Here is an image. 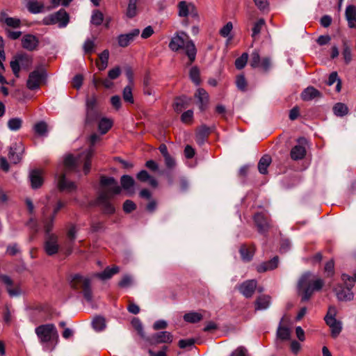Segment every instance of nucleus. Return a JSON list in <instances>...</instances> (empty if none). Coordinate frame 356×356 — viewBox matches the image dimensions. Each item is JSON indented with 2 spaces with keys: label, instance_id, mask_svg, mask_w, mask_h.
<instances>
[{
  "label": "nucleus",
  "instance_id": "nucleus-1",
  "mask_svg": "<svg viewBox=\"0 0 356 356\" xmlns=\"http://www.w3.org/2000/svg\"><path fill=\"white\" fill-rule=\"evenodd\" d=\"M99 140L100 136L97 134H93L90 137L91 147H90L87 150L83 152L76 157H74L71 154L65 156L63 161L65 172L60 175L58 180V186L61 191H65L70 193L75 191L76 188L75 184L72 181H68L66 178V175L69 172L73 170L78 171V168L81 164L83 165V172L86 175L90 172V159L95 152L92 146Z\"/></svg>",
  "mask_w": 356,
  "mask_h": 356
},
{
  "label": "nucleus",
  "instance_id": "nucleus-2",
  "mask_svg": "<svg viewBox=\"0 0 356 356\" xmlns=\"http://www.w3.org/2000/svg\"><path fill=\"white\" fill-rule=\"evenodd\" d=\"M100 185L102 187L110 188L108 190H102L97 199L98 204L102 207L105 213L111 214L114 213L115 208L110 203L109 200L111 197V195L120 194L121 193V188L118 184L115 178L111 177H102L100 179Z\"/></svg>",
  "mask_w": 356,
  "mask_h": 356
},
{
  "label": "nucleus",
  "instance_id": "nucleus-3",
  "mask_svg": "<svg viewBox=\"0 0 356 356\" xmlns=\"http://www.w3.org/2000/svg\"><path fill=\"white\" fill-rule=\"evenodd\" d=\"M169 48L173 51L183 49L191 63L195 60L197 50L195 44L184 31L177 32L174 34L169 43Z\"/></svg>",
  "mask_w": 356,
  "mask_h": 356
},
{
  "label": "nucleus",
  "instance_id": "nucleus-4",
  "mask_svg": "<svg viewBox=\"0 0 356 356\" xmlns=\"http://www.w3.org/2000/svg\"><path fill=\"white\" fill-rule=\"evenodd\" d=\"M35 332L44 351H51L55 348L59 337L54 324L49 323L38 326L35 329Z\"/></svg>",
  "mask_w": 356,
  "mask_h": 356
},
{
  "label": "nucleus",
  "instance_id": "nucleus-5",
  "mask_svg": "<svg viewBox=\"0 0 356 356\" xmlns=\"http://www.w3.org/2000/svg\"><path fill=\"white\" fill-rule=\"evenodd\" d=\"M323 285V280L316 277L311 273L307 272L303 274L298 284V290L302 292V301L309 300L313 293L320 291Z\"/></svg>",
  "mask_w": 356,
  "mask_h": 356
},
{
  "label": "nucleus",
  "instance_id": "nucleus-6",
  "mask_svg": "<svg viewBox=\"0 0 356 356\" xmlns=\"http://www.w3.org/2000/svg\"><path fill=\"white\" fill-rule=\"evenodd\" d=\"M48 197H46V199L44 200H41V203L44 204V207L42 209V221L44 224V231L49 233L53 229L54 221L56 217V213L59 211L60 209H62L65 206V203L59 201L55 208L54 209L53 213L50 216H47L46 213L49 209L47 205Z\"/></svg>",
  "mask_w": 356,
  "mask_h": 356
},
{
  "label": "nucleus",
  "instance_id": "nucleus-7",
  "mask_svg": "<svg viewBox=\"0 0 356 356\" xmlns=\"http://www.w3.org/2000/svg\"><path fill=\"white\" fill-rule=\"evenodd\" d=\"M69 15L63 9L58 12L44 17L42 24L44 25H53L58 24L59 28H65L69 23Z\"/></svg>",
  "mask_w": 356,
  "mask_h": 356
},
{
  "label": "nucleus",
  "instance_id": "nucleus-8",
  "mask_svg": "<svg viewBox=\"0 0 356 356\" xmlns=\"http://www.w3.org/2000/svg\"><path fill=\"white\" fill-rule=\"evenodd\" d=\"M47 77L46 71L44 69L35 70L32 72L27 80L26 86L30 90H35L39 88L40 84Z\"/></svg>",
  "mask_w": 356,
  "mask_h": 356
},
{
  "label": "nucleus",
  "instance_id": "nucleus-9",
  "mask_svg": "<svg viewBox=\"0 0 356 356\" xmlns=\"http://www.w3.org/2000/svg\"><path fill=\"white\" fill-rule=\"evenodd\" d=\"M178 15L180 17H186L191 15L192 17L198 19L199 15L195 5L186 1H180L178 5Z\"/></svg>",
  "mask_w": 356,
  "mask_h": 356
},
{
  "label": "nucleus",
  "instance_id": "nucleus-10",
  "mask_svg": "<svg viewBox=\"0 0 356 356\" xmlns=\"http://www.w3.org/2000/svg\"><path fill=\"white\" fill-rule=\"evenodd\" d=\"M47 234V238L44 242V248L45 252L49 255L52 256L56 254L60 248L58 244V236L54 234H51V232Z\"/></svg>",
  "mask_w": 356,
  "mask_h": 356
},
{
  "label": "nucleus",
  "instance_id": "nucleus-11",
  "mask_svg": "<svg viewBox=\"0 0 356 356\" xmlns=\"http://www.w3.org/2000/svg\"><path fill=\"white\" fill-rule=\"evenodd\" d=\"M173 340L172 334L167 331H162L152 334L146 339V341L150 344H157L163 343H171Z\"/></svg>",
  "mask_w": 356,
  "mask_h": 356
},
{
  "label": "nucleus",
  "instance_id": "nucleus-12",
  "mask_svg": "<svg viewBox=\"0 0 356 356\" xmlns=\"http://www.w3.org/2000/svg\"><path fill=\"white\" fill-rule=\"evenodd\" d=\"M24 61L27 62V66H30L32 64L31 57L26 54L17 55L15 59L10 62V67L16 77H19L20 66H24Z\"/></svg>",
  "mask_w": 356,
  "mask_h": 356
},
{
  "label": "nucleus",
  "instance_id": "nucleus-13",
  "mask_svg": "<svg viewBox=\"0 0 356 356\" xmlns=\"http://www.w3.org/2000/svg\"><path fill=\"white\" fill-rule=\"evenodd\" d=\"M24 147L21 142L12 144L9 148L8 158L13 163H19L22 159Z\"/></svg>",
  "mask_w": 356,
  "mask_h": 356
},
{
  "label": "nucleus",
  "instance_id": "nucleus-14",
  "mask_svg": "<svg viewBox=\"0 0 356 356\" xmlns=\"http://www.w3.org/2000/svg\"><path fill=\"white\" fill-rule=\"evenodd\" d=\"M334 291L337 300L340 302H350L355 298V294L350 287L345 288L340 285Z\"/></svg>",
  "mask_w": 356,
  "mask_h": 356
},
{
  "label": "nucleus",
  "instance_id": "nucleus-15",
  "mask_svg": "<svg viewBox=\"0 0 356 356\" xmlns=\"http://www.w3.org/2000/svg\"><path fill=\"white\" fill-rule=\"evenodd\" d=\"M257 282L255 280H246L238 286V289L245 298H251L254 294Z\"/></svg>",
  "mask_w": 356,
  "mask_h": 356
},
{
  "label": "nucleus",
  "instance_id": "nucleus-16",
  "mask_svg": "<svg viewBox=\"0 0 356 356\" xmlns=\"http://www.w3.org/2000/svg\"><path fill=\"white\" fill-rule=\"evenodd\" d=\"M139 34L140 30L138 29H134L125 34H120L118 37V45L121 47H127Z\"/></svg>",
  "mask_w": 356,
  "mask_h": 356
},
{
  "label": "nucleus",
  "instance_id": "nucleus-17",
  "mask_svg": "<svg viewBox=\"0 0 356 356\" xmlns=\"http://www.w3.org/2000/svg\"><path fill=\"white\" fill-rule=\"evenodd\" d=\"M122 188H123L128 195H131L135 193V181L130 175H124L120 178Z\"/></svg>",
  "mask_w": 356,
  "mask_h": 356
},
{
  "label": "nucleus",
  "instance_id": "nucleus-18",
  "mask_svg": "<svg viewBox=\"0 0 356 356\" xmlns=\"http://www.w3.org/2000/svg\"><path fill=\"white\" fill-rule=\"evenodd\" d=\"M39 44V40L36 36L31 34L24 35L22 39V45L23 48L29 51L35 50Z\"/></svg>",
  "mask_w": 356,
  "mask_h": 356
},
{
  "label": "nucleus",
  "instance_id": "nucleus-19",
  "mask_svg": "<svg viewBox=\"0 0 356 356\" xmlns=\"http://www.w3.org/2000/svg\"><path fill=\"white\" fill-rule=\"evenodd\" d=\"M29 179L33 188L36 189L41 187L44 181L42 171L40 170L31 171Z\"/></svg>",
  "mask_w": 356,
  "mask_h": 356
},
{
  "label": "nucleus",
  "instance_id": "nucleus-20",
  "mask_svg": "<svg viewBox=\"0 0 356 356\" xmlns=\"http://www.w3.org/2000/svg\"><path fill=\"white\" fill-rule=\"evenodd\" d=\"M0 22L6 24L8 27L17 29L21 26V20L17 17H9L6 13L0 14Z\"/></svg>",
  "mask_w": 356,
  "mask_h": 356
},
{
  "label": "nucleus",
  "instance_id": "nucleus-21",
  "mask_svg": "<svg viewBox=\"0 0 356 356\" xmlns=\"http://www.w3.org/2000/svg\"><path fill=\"white\" fill-rule=\"evenodd\" d=\"M195 97L197 99V104L201 111H204L209 102V95L205 90L198 88L195 94Z\"/></svg>",
  "mask_w": 356,
  "mask_h": 356
},
{
  "label": "nucleus",
  "instance_id": "nucleus-22",
  "mask_svg": "<svg viewBox=\"0 0 356 356\" xmlns=\"http://www.w3.org/2000/svg\"><path fill=\"white\" fill-rule=\"evenodd\" d=\"M2 282L6 285L7 291L10 297H17L22 293V291L19 286L12 287L13 281L10 277L3 275Z\"/></svg>",
  "mask_w": 356,
  "mask_h": 356
},
{
  "label": "nucleus",
  "instance_id": "nucleus-23",
  "mask_svg": "<svg viewBox=\"0 0 356 356\" xmlns=\"http://www.w3.org/2000/svg\"><path fill=\"white\" fill-rule=\"evenodd\" d=\"M346 19L350 28H356V8L353 5H348L345 12Z\"/></svg>",
  "mask_w": 356,
  "mask_h": 356
},
{
  "label": "nucleus",
  "instance_id": "nucleus-24",
  "mask_svg": "<svg viewBox=\"0 0 356 356\" xmlns=\"http://www.w3.org/2000/svg\"><path fill=\"white\" fill-rule=\"evenodd\" d=\"M254 220L260 232L264 233L267 231L269 222L264 214L257 213L254 215Z\"/></svg>",
  "mask_w": 356,
  "mask_h": 356
},
{
  "label": "nucleus",
  "instance_id": "nucleus-25",
  "mask_svg": "<svg viewBox=\"0 0 356 356\" xmlns=\"http://www.w3.org/2000/svg\"><path fill=\"white\" fill-rule=\"evenodd\" d=\"M119 272V268L114 266L113 268L107 267L104 271L94 274V277L101 280H106L112 277L113 275Z\"/></svg>",
  "mask_w": 356,
  "mask_h": 356
},
{
  "label": "nucleus",
  "instance_id": "nucleus-26",
  "mask_svg": "<svg viewBox=\"0 0 356 356\" xmlns=\"http://www.w3.org/2000/svg\"><path fill=\"white\" fill-rule=\"evenodd\" d=\"M83 280H90L88 277H84L80 274H74L71 276L70 284L74 289H79L85 286V282Z\"/></svg>",
  "mask_w": 356,
  "mask_h": 356
},
{
  "label": "nucleus",
  "instance_id": "nucleus-27",
  "mask_svg": "<svg viewBox=\"0 0 356 356\" xmlns=\"http://www.w3.org/2000/svg\"><path fill=\"white\" fill-rule=\"evenodd\" d=\"M191 101L192 99L186 96L178 97L174 103V109L176 112H181L191 104Z\"/></svg>",
  "mask_w": 356,
  "mask_h": 356
},
{
  "label": "nucleus",
  "instance_id": "nucleus-28",
  "mask_svg": "<svg viewBox=\"0 0 356 356\" xmlns=\"http://www.w3.org/2000/svg\"><path fill=\"white\" fill-rule=\"evenodd\" d=\"M278 265V257H274L271 260L268 262H264L257 267L259 273H264L267 270H272L277 268Z\"/></svg>",
  "mask_w": 356,
  "mask_h": 356
},
{
  "label": "nucleus",
  "instance_id": "nucleus-29",
  "mask_svg": "<svg viewBox=\"0 0 356 356\" xmlns=\"http://www.w3.org/2000/svg\"><path fill=\"white\" fill-rule=\"evenodd\" d=\"M320 96L321 92L312 86L305 88L301 94V97L304 101H310Z\"/></svg>",
  "mask_w": 356,
  "mask_h": 356
},
{
  "label": "nucleus",
  "instance_id": "nucleus-30",
  "mask_svg": "<svg viewBox=\"0 0 356 356\" xmlns=\"http://www.w3.org/2000/svg\"><path fill=\"white\" fill-rule=\"evenodd\" d=\"M26 7L31 13L38 14L43 12L44 5L38 1H29L26 3Z\"/></svg>",
  "mask_w": 356,
  "mask_h": 356
},
{
  "label": "nucleus",
  "instance_id": "nucleus-31",
  "mask_svg": "<svg viewBox=\"0 0 356 356\" xmlns=\"http://www.w3.org/2000/svg\"><path fill=\"white\" fill-rule=\"evenodd\" d=\"M291 157L293 160L302 159L306 154L305 147L300 145H295L291 150Z\"/></svg>",
  "mask_w": 356,
  "mask_h": 356
},
{
  "label": "nucleus",
  "instance_id": "nucleus-32",
  "mask_svg": "<svg viewBox=\"0 0 356 356\" xmlns=\"http://www.w3.org/2000/svg\"><path fill=\"white\" fill-rule=\"evenodd\" d=\"M325 323L331 330L332 337L333 338L337 337L342 330L341 323L337 319L333 320L332 318H330V321Z\"/></svg>",
  "mask_w": 356,
  "mask_h": 356
},
{
  "label": "nucleus",
  "instance_id": "nucleus-33",
  "mask_svg": "<svg viewBox=\"0 0 356 356\" xmlns=\"http://www.w3.org/2000/svg\"><path fill=\"white\" fill-rule=\"evenodd\" d=\"M99 58L100 63H97V66L99 71H103L108 67L109 51L108 49L104 50L101 54H99Z\"/></svg>",
  "mask_w": 356,
  "mask_h": 356
},
{
  "label": "nucleus",
  "instance_id": "nucleus-34",
  "mask_svg": "<svg viewBox=\"0 0 356 356\" xmlns=\"http://www.w3.org/2000/svg\"><path fill=\"white\" fill-rule=\"evenodd\" d=\"M183 318L184 321L190 323H196L200 322L203 318V315L197 312H191L184 315Z\"/></svg>",
  "mask_w": 356,
  "mask_h": 356
},
{
  "label": "nucleus",
  "instance_id": "nucleus-35",
  "mask_svg": "<svg viewBox=\"0 0 356 356\" xmlns=\"http://www.w3.org/2000/svg\"><path fill=\"white\" fill-rule=\"evenodd\" d=\"M271 163V158L269 155L263 156L258 163V170L261 174L265 175L267 173L268 167Z\"/></svg>",
  "mask_w": 356,
  "mask_h": 356
},
{
  "label": "nucleus",
  "instance_id": "nucleus-36",
  "mask_svg": "<svg viewBox=\"0 0 356 356\" xmlns=\"http://www.w3.org/2000/svg\"><path fill=\"white\" fill-rule=\"evenodd\" d=\"M270 306V297L267 296H262L259 297L255 302L256 310H264Z\"/></svg>",
  "mask_w": 356,
  "mask_h": 356
},
{
  "label": "nucleus",
  "instance_id": "nucleus-37",
  "mask_svg": "<svg viewBox=\"0 0 356 356\" xmlns=\"http://www.w3.org/2000/svg\"><path fill=\"white\" fill-rule=\"evenodd\" d=\"M138 0H129L126 15L128 18H133L138 13L137 2Z\"/></svg>",
  "mask_w": 356,
  "mask_h": 356
},
{
  "label": "nucleus",
  "instance_id": "nucleus-38",
  "mask_svg": "<svg viewBox=\"0 0 356 356\" xmlns=\"http://www.w3.org/2000/svg\"><path fill=\"white\" fill-rule=\"evenodd\" d=\"M93 329L97 332H101L106 327V321L102 316H96L92 322Z\"/></svg>",
  "mask_w": 356,
  "mask_h": 356
},
{
  "label": "nucleus",
  "instance_id": "nucleus-39",
  "mask_svg": "<svg viewBox=\"0 0 356 356\" xmlns=\"http://www.w3.org/2000/svg\"><path fill=\"white\" fill-rule=\"evenodd\" d=\"M34 131L40 136H47V124L44 121L37 122L33 127Z\"/></svg>",
  "mask_w": 356,
  "mask_h": 356
},
{
  "label": "nucleus",
  "instance_id": "nucleus-40",
  "mask_svg": "<svg viewBox=\"0 0 356 356\" xmlns=\"http://www.w3.org/2000/svg\"><path fill=\"white\" fill-rule=\"evenodd\" d=\"M333 112L335 115L339 117H343L348 114V108L343 103H337L333 107Z\"/></svg>",
  "mask_w": 356,
  "mask_h": 356
},
{
  "label": "nucleus",
  "instance_id": "nucleus-41",
  "mask_svg": "<svg viewBox=\"0 0 356 356\" xmlns=\"http://www.w3.org/2000/svg\"><path fill=\"white\" fill-rule=\"evenodd\" d=\"M103 20V13L99 10H94L91 15L90 23L95 26H99L102 24Z\"/></svg>",
  "mask_w": 356,
  "mask_h": 356
},
{
  "label": "nucleus",
  "instance_id": "nucleus-42",
  "mask_svg": "<svg viewBox=\"0 0 356 356\" xmlns=\"http://www.w3.org/2000/svg\"><path fill=\"white\" fill-rule=\"evenodd\" d=\"M112 127V121L108 118H102L98 125L99 131L102 134H106Z\"/></svg>",
  "mask_w": 356,
  "mask_h": 356
},
{
  "label": "nucleus",
  "instance_id": "nucleus-43",
  "mask_svg": "<svg viewBox=\"0 0 356 356\" xmlns=\"http://www.w3.org/2000/svg\"><path fill=\"white\" fill-rule=\"evenodd\" d=\"M22 125V120L20 118H10L8 121V127L10 130L16 131L19 130Z\"/></svg>",
  "mask_w": 356,
  "mask_h": 356
},
{
  "label": "nucleus",
  "instance_id": "nucleus-44",
  "mask_svg": "<svg viewBox=\"0 0 356 356\" xmlns=\"http://www.w3.org/2000/svg\"><path fill=\"white\" fill-rule=\"evenodd\" d=\"M83 281L84 282V280ZM90 280H86L85 286L82 288L83 297L88 302H91L92 301V293L90 288Z\"/></svg>",
  "mask_w": 356,
  "mask_h": 356
},
{
  "label": "nucleus",
  "instance_id": "nucleus-45",
  "mask_svg": "<svg viewBox=\"0 0 356 356\" xmlns=\"http://www.w3.org/2000/svg\"><path fill=\"white\" fill-rule=\"evenodd\" d=\"M99 118V113L96 108H88L86 109V122L90 124L94 121L97 120Z\"/></svg>",
  "mask_w": 356,
  "mask_h": 356
},
{
  "label": "nucleus",
  "instance_id": "nucleus-46",
  "mask_svg": "<svg viewBox=\"0 0 356 356\" xmlns=\"http://www.w3.org/2000/svg\"><path fill=\"white\" fill-rule=\"evenodd\" d=\"M261 62V59L260 58L259 51L257 50H254L251 54L250 61V66L253 68L259 67Z\"/></svg>",
  "mask_w": 356,
  "mask_h": 356
},
{
  "label": "nucleus",
  "instance_id": "nucleus-47",
  "mask_svg": "<svg viewBox=\"0 0 356 356\" xmlns=\"http://www.w3.org/2000/svg\"><path fill=\"white\" fill-rule=\"evenodd\" d=\"M277 336L282 340H288L290 339L291 332L289 328L279 326L277 330Z\"/></svg>",
  "mask_w": 356,
  "mask_h": 356
},
{
  "label": "nucleus",
  "instance_id": "nucleus-48",
  "mask_svg": "<svg viewBox=\"0 0 356 356\" xmlns=\"http://www.w3.org/2000/svg\"><path fill=\"white\" fill-rule=\"evenodd\" d=\"M336 81H337V84L336 86V90L339 92L341 90V80L338 78V74L336 72H332L328 78L327 81V84L328 86L333 85Z\"/></svg>",
  "mask_w": 356,
  "mask_h": 356
},
{
  "label": "nucleus",
  "instance_id": "nucleus-49",
  "mask_svg": "<svg viewBox=\"0 0 356 356\" xmlns=\"http://www.w3.org/2000/svg\"><path fill=\"white\" fill-rule=\"evenodd\" d=\"M242 259L245 261H249L253 257V252L249 250L245 245H242L239 250Z\"/></svg>",
  "mask_w": 356,
  "mask_h": 356
},
{
  "label": "nucleus",
  "instance_id": "nucleus-50",
  "mask_svg": "<svg viewBox=\"0 0 356 356\" xmlns=\"http://www.w3.org/2000/svg\"><path fill=\"white\" fill-rule=\"evenodd\" d=\"M190 79L195 84L199 85L200 83V70L197 67H193L190 70L189 72Z\"/></svg>",
  "mask_w": 356,
  "mask_h": 356
},
{
  "label": "nucleus",
  "instance_id": "nucleus-51",
  "mask_svg": "<svg viewBox=\"0 0 356 356\" xmlns=\"http://www.w3.org/2000/svg\"><path fill=\"white\" fill-rule=\"evenodd\" d=\"M248 54L247 53L242 54V55L239 58H236V60L235 61L236 67L238 70L243 69L245 66V65L248 62Z\"/></svg>",
  "mask_w": 356,
  "mask_h": 356
},
{
  "label": "nucleus",
  "instance_id": "nucleus-52",
  "mask_svg": "<svg viewBox=\"0 0 356 356\" xmlns=\"http://www.w3.org/2000/svg\"><path fill=\"white\" fill-rule=\"evenodd\" d=\"M123 98L125 102L129 103H134V98L132 95V88L130 85L127 86L123 90Z\"/></svg>",
  "mask_w": 356,
  "mask_h": 356
},
{
  "label": "nucleus",
  "instance_id": "nucleus-53",
  "mask_svg": "<svg viewBox=\"0 0 356 356\" xmlns=\"http://www.w3.org/2000/svg\"><path fill=\"white\" fill-rule=\"evenodd\" d=\"M133 327L137 330L138 334L145 338V332L143 330V324L138 318H134L131 321Z\"/></svg>",
  "mask_w": 356,
  "mask_h": 356
},
{
  "label": "nucleus",
  "instance_id": "nucleus-54",
  "mask_svg": "<svg viewBox=\"0 0 356 356\" xmlns=\"http://www.w3.org/2000/svg\"><path fill=\"white\" fill-rule=\"evenodd\" d=\"M94 40L87 39L83 45V49L85 54H91L94 51Z\"/></svg>",
  "mask_w": 356,
  "mask_h": 356
},
{
  "label": "nucleus",
  "instance_id": "nucleus-55",
  "mask_svg": "<svg viewBox=\"0 0 356 356\" xmlns=\"http://www.w3.org/2000/svg\"><path fill=\"white\" fill-rule=\"evenodd\" d=\"M264 24H265L264 19H259L254 24V26L252 28V37H255L256 35H257L260 33V31L261 30V28L264 25Z\"/></svg>",
  "mask_w": 356,
  "mask_h": 356
},
{
  "label": "nucleus",
  "instance_id": "nucleus-56",
  "mask_svg": "<svg viewBox=\"0 0 356 356\" xmlns=\"http://www.w3.org/2000/svg\"><path fill=\"white\" fill-rule=\"evenodd\" d=\"M343 56L346 63H349L352 60L351 50L346 42L343 43Z\"/></svg>",
  "mask_w": 356,
  "mask_h": 356
},
{
  "label": "nucleus",
  "instance_id": "nucleus-57",
  "mask_svg": "<svg viewBox=\"0 0 356 356\" xmlns=\"http://www.w3.org/2000/svg\"><path fill=\"white\" fill-rule=\"evenodd\" d=\"M232 29V23L231 22H229L220 30V34L221 35V36L224 38L228 37Z\"/></svg>",
  "mask_w": 356,
  "mask_h": 356
},
{
  "label": "nucleus",
  "instance_id": "nucleus-58",
  "mask_svg": "<svg viewBox=\"0 0 356 356\" xmlns=\"http://www.w3.org/2000/svg\"><path fill=\"white\" fill-rule=\"evenodd\" d=\"M121 74V70L120 67L117 66L108 71V78L111 80L117 79Z\"/></svg>",
  "mask_w": 356,
  "mask_h": 356
},
{
  "label": "nucleus",
  "instance_id": "nucleus-59",
  "mask_svg": "<svg viewBox=\"0 0 356 356\" xmlns=\"http://www.w3.org/2000/svg\"><path fill=\"white\" fill-rule=\"evenodd\" d=\"M237 88L242 90L245 91L246 89V81L243 75H239L236 78V81Z\"/></svg>",
  "mask_w": 356,
  "mask_h": 356
},
{
  "label": "nucleus",
  "instance_id": "nucleus-60",
  "mask_svg": "<svg viewBox=\"0 0 356 356\" xmlns=\"http://www.w3.org/2000/svg\"><path fill=\"white\" fill-rule=\"evenodd\" d=\"M334 263L333 260L328 261L325 265V272L327 274V276L331 277L334 275Z\"/></svg>",
  "mask_w": 356,
  "mask_h": 356
},
{
  "label": "nucleus",
  "instance_id": "nucleus-61",
  "mask_svg": "<svg viewBox=\"0 0 356 356\" xmlns=\"http://www.w3.org/2000/svg\"><path fill=\"white\" fill-rule=\"evenodd\" d=\"M132 284V278L129 275H124L119 282V286L122 288H127Z\"/></svg>",
  "mask_w": 356,
  "mask_h": 356
},
{
  "label": "nucleus",
  "instance_id": "nucleus-62",
  "mask_svg": "<svg viewBox=\"0 0 356 356\" xmlns=\"http://www.w3.org/2000/svg\"><path fill=\"white\" fill-rule=\"evenodd\" d=\"M336 314H337V309H336V307H333V306H330L328 308L327 313L326 316L324 318L325 321V322L329 321L330 318L335 320L336 319V318H335Z\"/></svg>",
  "mask_w": 356,
  "mask_h": 356
},
{
  "label": "nucleus",
  "instance_id": "nucleus-63",
  "mask_svg": "<svg viewBox=\"0 0 356 356\" xmlns=\"http://www.w3.org/2000/svg\"><path fill=\"white\" fill-rule=\"evenodd\" d=\"M78 232V229L75 225H71L68 231H67V237L70 241H74L76 238V233Z\"/></svg>",
  "mask_w": 356,
  "mask_h": 356
},
{
  "label": "nucleus",
  "instance_id": "nucleus-64",
  "mask_svg": "<svg viewBox=\"0 0 356 356\" xmlns=\"http://www.w3.org/2000/svg\"><path fill=\"white\" fill-rule=\"evenodd\" d=\"M229 356H248L247 349L243 346H239L234 350Z\"/></svg>",
  "mask_w": 356,
  "mask_h": 356
}]
</instances>
